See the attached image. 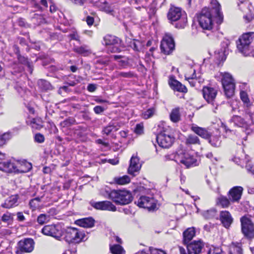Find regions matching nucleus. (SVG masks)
Returning <instances> with one entry per match:
<instances>
[{
	"label": "nucleus",
	"mask_w": 254,
	"mask_h": 254,
	"mask_svg": "<svg viewBox=\"0 0 254 254\" xmlns=\"http://www.w3.org/2000/svg\"><path fill=\"white\" fill-rule=\"evenodd\" d=\"M195 234L193 227L189 228L183 233L184 243L188 244L193 238Z\"/></svg>",
	"instance_id": "nucleus-26"
},
{
	"label": "nucleus",
	"mask_w": 254,
	"mask_h": 254,
	"mask_svg": "<svg viewBox=\"0 0 254 254\" xmlns=\"http://www.w3.org/2000/svg\"><path fill=\"white\" fill-rule=\"evenodd\" d=\"M197 77L195 73V70L193 67H189L186 69L185 73V78L187 80H192L197 78Z\"/></svg>",
	"instance_id": "nucleus-35"
},
{
	"label": "nucleus",
	"mask_w": 254,
	"mask_h": 254,
	"mask_svg": "<svg viewBox=\"0 0 254 254\" xmlns=\"http://www.w3.org/2000/svg\"><path fill=\"white\" fill-rule=\"evenodd\" d=\"M91 205L96 209L115 211L116 206L109 201H103L93 202Z\"/></svg>",
	"instance_id": "nucleus-18"
},
{
	"label": "nucleus",
	"mask_w": 254,
	"mask_h": 254,
	"mask_svg": "<svg viewBox=\"0 0 254 254\" xmlns=\"http://www.w3.org/2000/svg\"><path fill=\"white\" fill-rule=\"evenodd\" d=\"M76 224L84 228H91L94 226V220L92 218H85L76 221Z\"/></svg>",
	"instance_id": "nucleus-27"
},
{
	"label": "nucleus",
	"mask_w": 254,
	"mask_h": 254,
	"mask_svg": "<svg viewBox=\"0 0 254 254\" xmlns=\"http://www.w3.org/2000/svg\"><path fill=\"white\" fill-rule=\"evenodd\" d=\"M109 198L117 204L126 205L132 200L131 194L126 190H113L109 193Z\"/></svg>",
	"instance_id": "nucleus-4"
},
{
	"label": "nucleus",
	"mask_w": 254,
	"mask_h": 254,
	"mask_svg": "<svg viewBox=\"0 0 254 254\" xmlns=\"http://www.w3.org/2000/svg\"><path fill=\"white\" fill-rule=\"evenodd\" d=\"M169 84L174 90L183 93H186L187 92L186 87L174 79L171 78L169 80Z\"/></svg>",
	"instance_id": "nucleus-24"
},
{
	"label": "nucleus",
	"mask_w": 254,
	"mask_h": 254,
	"mask_svg": "<svg viewBox=\"0 0 254 254\" xmlns=\"http://www.w3.org/2000/svg\"><path fill=\"white\" fill-rule=\"evenodd\" d=\"M85 237V234L77 229L69 228L65 234V240L68 243H78L83 241Z\"/></svg>",
	"instance_id": "nucleus-6"
},
{
	"label": "nucleus",
	"mask_w": 254,
	"mask_h": 254,
	"mask_svg": "<svg viewBox=\"0 0 254 254\" xmlns=\"http://www.w3.org/2000/svg\"><path fill=\"white\" fill-rule=\"evenodd\" d=\"M189 254H200L204 249V244L202 241H194L187 246Z\"/></svg>",
	"instance_id": "nucleus-15"
},
{
	"label": "nucleus",
	"mask_w": 254,
	"mask_h": 254,
	"mask_svg": "<svg viewBox=\"0 0 254 254\" xmlns=\"http://www.w3.org/2000/svg\"><path fill=\"white\" fill-rule=\"evenodd\" d=\"M215 14V16L218 18L217 23H221L222 21L223 16L220 11L219 5L216 8L209 9L208 8L202 9L201 12L198 16V20L200 26L204 29L210 30L212 28L213 14Z\"/></svg>",
	"instance_id": "nucleus-1"
},
{
	"label": "nucleus",
	"mask_w": 254,
	"mask_h": 254,
	"mask_svg": "<svg viewBox=\"0 0 254 254\" xmlns=\"http://www.w3.org/2000/svg\"><path fill=\"white\" fill-rule=\"evenodd\" d=\"M215 77L220 80L225 95L227 98H231L234 95L235 89V80L232 75L227 72L218 73Z\"/></svg>",
	"instance_id": "nucleus-2"
},
{
	"label": "nucleus",
	"mask_w": 254,
	"mask_h": 254,
	"mask_svg": "<svg viewBox=\"0 0 254 254\" xmlns=\"http://www.w3.org/2000/svg\"><path fill=\"white\" fill-rule=\"evenodd\" d=\"M110 250L113 254H123L124 253L123 248L119 245H115L111 246Z\"/></svg>",
	"instance_id": "nucleus-40"
},
{
	"label": "nucleus",
	"mask_w": 254,
	"mask_h": 254,
	"mask_svg": "<svg viewBox=\"0 0 254 254\" xmlns=\"http://www.w3.org/2000/svg\"><path fill=\"white\" fill-rule=\"evenodd\" d=\"M161 51L165 54H170L175 48V42L172 37L169 34H166L161 43Z\"/></svg>",
	"instance_id": "nucleus-9"
},
{
	"label": "nucleus",
	"mask_w": 254,
	"mask_h": 254,
	"mask_svg": "<svg viewBox=\"0 0 254 254\" xmlns=\"http://www.w3.org/2000/svg\"><path fill=\"white\" fill-rule=\"evenodd\" d=\"M32 21L34 24L39 25L45 23V20L42 15L35 13L32 18Z\"/></svg>",
	"instance_id": "nucleus-37"
},
{
	"label": "nucleus",
	"mask_w": 254,
	"mask_h": 254,
	"mask_svg": "<svg viewBox=\"0 0 254 254\" xmlns=\"http://www.w3.org/2000/svg\"><path fill=\"white\" fill-rule=\"evenodd\" d=\"M49 220V216L45 214H41L37 217V222L40 224L43 225L47 222Z\"/></svg>",
	"instance_id": "nucleus-43"
},
{
	"label": "nucleus",
	"mask_w": 254,
	"mask_h": 254,
	"mask_svg": "<svg viewBox=\"0 0 254 254\" xmlns=\"http://www.w3.org/2000/svg\"><path fill=\"white\" fill-rule=\"evenodd\" d=\"M230 201L226 196H220L217 198L216 203L217 205L226 208L230 205Z\"/></svg>",
	"instance_id": "nucleus-34"
},
{
	"label": "nucleus",
	"mask_w": 254,
	"mask_h": 254,
	"mask_svg": "<svg viewBox=\"0 0 254 254\" xmlns=\"http://www.w3.org/2000/svg\"><path fill=\"white\" fill-rule=\"evenodd\" d=\"M120 42V39L115 36L107 35L104 38V44L108 47V50L111 53L119 52L118 46Z\"/></svg>",
	"instance_id": "nucleus-11"
},
{
	"label": "nucleus",
	"mask_w": 254,
	"mask_h": 254,
	"mask_svg": "<svg viewBox=\"0 0 254 254\" xmlns=\"http://www.w3.org/2000/svg\"><path fill=\"white\" fill-rule=\"evenodd\" d=\"M40 202V198L39 197H36L30 200L29 202V206L32 210H35L39 206V202Z\"/></svg>",
	"instance_id": "nucleus-42"
},
{
	"label": "nucleus",
	"mask_w": 254,
	"mask_h": 254,
	"mask_svg": "<svg viewBox=\"0 0 254 254\" xmlns=\"http://www.w3.org/2000/svg\"><path fill=\"white\" fill-rule=\"evenodd\" d=\"M73 51L77 54L82 55L83 56H88L91 54V50L87 46L76 47L73 48Z\"/></svg>",
	"instance_id": "nucleus-30"
},
{
	"label": "nucleus",
	"mask_w": 254,
	"mask_h": 254,
	"mask_svg": "<svg viewBox=\"0 0 254 254\" xmlns=\"http://www.w3.org/2000/svg\"><path fill=\"white\" fill-rule=\"evenodd\" d=\"M209 143L214 147H219L221 144L220 137L217 135L211 136L209 138Z\"/></svg>",
	"instance_id": "nucleus-39"
},
{
	"label": "nucleus",
	"mask_w": 254,
	"mask_h": 254,
	"mask_svg": "<svg viewBox=\"0 0 254 254\" xmlns=\"http://www.w3.org/2000/svg\"><path fill=\"white\" fill-rule=\"evenodd\" d=\"M240 97L244 103L248 104L250 103V100L248 97V95L246 92L244 91H241L240 92Z\"/></svg>",
	"instance_id": "nucleus-50"
},
{
	"label": "nucleus",
	"mask_w": 254,
	"mask_h": 254,
	"mask_svg": "<svg viewBox=\"0 0 254 254\" xmlns=\"http://www.w3.org/2000/svg\"><path fill=\"white\" fill-rule=\"evenodd\" d=\"M242 232L248 239L254 237V224L252 220L246 216L241 218Z\"/></svg>",
	"instance_id": "nucleus-7"
},
{
	"label": "nucleus",
	"mask_w": 254,
	"mask_h": 254,
	"mask_svg": "<svg viewBox=\"0 0 254 254\" xmlns=\"http://www.w3.org/2000/svg\"><path fill=\"white\" fill-rule=\"evenodd\" d=\"M150 252L151 254H166L164 251L157 249H151Z\"/></svg>",
	"instance_id": "nucleus-59"
},
{
	"label": "nucleus",
	"mask_w": 254,
	"mask_h": 254,
	"mask_svg": "<svg viewBox=\"0 0 254 254\" xmlns=\"http://www.w3.org/2000/svg\"><path fill=\"white\" fill-rule=\"evenodd\" d=\"M116 76L117 77L131 78L133 76V73L131 71L117 72Z\"/></svg>",
	"instance_id": "nucleus-46"
},
{
	"label": "nucleus",
	"mask_w": 254,
	"mask_h": 254,
	"mask_svg": "<svg viewBox=\"0 0 254 254\" xmlns=\"http://www.w3.org/2000/svg\"><path fill=\"white\" fill-rule=\"evenodd\" d=\"M254 38V32L244 34L237 43V48L242 53H245Z\"/></svg>",
	"instance_id": "nucleus-8"
},
{
	"label": "nucleus",
	"mask_w": 254,
	"mask_h": 254,
	"mask_svg": "<svg viewBox=\"0 0 254 254\" xmlns=\"http://www.w3.org/2000/svg\"><path fill=\"white\" fill-rule=\"evenodd\" d=\"M43 234L50 236L59 239L62 236V231L60 226L55 225H46L42 230Z\"/></svg>",
	"instance_id": "nucleus-13"
},
{
	"label": "nucleus",
	"mask_w": 254,
	"mask_h": 254,
	"mask_svg": "<svg viewBox=\"0 0 254 254\" xmlns=\"http://www.w3.org/2000/svg\"><path fill=\"white\" fill-rule=\"evenodd\" d=\"M31 126L33 128L36 129H40L43 127L42 125L41 124L38 123L35 119L31 121Z\"/></svg>",
	"instance_id": "nucleus-51"
},
{
	"label": "nucleus",
	"mask_w": 254,
	"mask_h": 254,
	"mask_svg": "<svg viewBox=\"0 0 254 254\" xmlns=\"http://www.w3.org/2000/svg\"><path fill=\"white\" fill-rule=\"evenodd\" d=\"M140 46V43L138 41L133 40L131 42L130 46L135 51H139V47Z\"/></svg>",
	"instance_id": "nucleus-52"
},
{
	"label": "nucleus",
	"mask_w": 254,
	"mask_h": 254,
	"mask_svg": "<svg viewBox=\"0 0 254 254\" xmlns=\"http://www.w3.org/2000/svg\"><path fill=\"white\" fill-rule=\"evenodd\" d=\"M32 168V164L26 161L17 162L15 164L14 173H26Z\"/></svg>",
	"instance_id": "nucleus-21"
},
{
	"label": "nucleus",
	"mask_w": 254,
	"mask_h": 254,
	"mask_svg": "<svg viewBox=\"0 0 254 254\" xmlns=\"http://www.w3.org/2000/svg\"><path fill=\"white\" fill-rule=\"evenodd\" d=\"M216 215V211L215 209H210L208 210L204 211L202 212L203 216L207 219H211L214 217Z\"/></svg>",
	"instance_id": "nucleus-38"
},
{
	"label": "nucleus",
	"mask_w": 254,
	"mask_h": 254,
	"mask_svg": "<svg viewBox=\"0 0 254 254\" xmlns=\"http://www.w3.org/2000/svg\"><path fill=\"white\" fill-rule=\"evenodd\" d=\"M141 167L139 163V159L136 156H132L130 160V164L128 168V173L133 176H135V173L138 172Z\"/></svg>",
	"instance_id": "nucleus-19"
},
{
	"label": "nucleus",
	"mask_w": 254,
	"mask_h": 254,
	"mask_svg": "<svg viewBox=\"0 0 254 254\" xmlns=\"http://www.w3.org/2000/svg\"><path fill=\"white\" fill-rule=\"evenodd\" d=\"M229 254H243L241 243H232L229 247Z\"/></svg>",
	"instance_id": "nucleus-28"
},
{
	"label": "nucleus",
	"mask_w": 254,
	"mask_h": 254,
	"mask_svg": "<svg viewBox=\"0 0 254 254\" xmlns=\"http://www.w3.org/2000/svg\"><path fill=\"white\" fill-rule=\"evenodd\" d=\"M18 61L22 64L26 65L27 67L28 68V71L30 73H32L33 68L30 64L28 62L27 59L25 58L24 57L20 56L17 58Z\"/></svg>",
	"instance_id": "nucleus-41"
},
{
	"label": "nucleus",
	"mask_w": 254,
	"mask_h": 254,
	"mask_svg": "<svg viewBox=\"0 0 254 254\" xmlns=\"http://www.w3.org/2000/svg\"><path fill=\"white\" fill-rule=\"evenodd\" d=\"M19 250L17 251L16 254H22V252L29 253L34 249V241L31 239H26L19 242Z\"/></svg>",
	"instance_id": "nucleus-16"
},
{
	"label": "nucleus",
	"mask_w": 254,
	"mask_h": 254,
	"mask_svg": "<svg viewBox=\"0 0 254 254\" xmlns=\"http://www.w3.org/2000/svg\"><path fill=\"white\" fill-rule=\"evenodd\" d=\"M69 36L71 40H74L78 41H79L80 37L76 31H73L69 35Z\"/></svg>",
	"instance_id": "nucleus-55"
},
{
	"label": "nucleus",
	"mask_w": 254,
	"mask_h": 254,
	"mask_svg": "<svg viewBox=\"0 0 254 254\" xmlns=\"http://www.w3.org/2000/svg\"><path fill=\"white\" fill-rule=\"evenodd\" d=\"M105 162H108L111 164L112 165H117L119 163V160L117 158H114V159H110L108 160H105Z\"/></svg>",
	"instance_id": "nucleus-60"
},
{
	"label": "nucleus",
	"mask_w": 254,
	"mask_h": 254,
	"mask_svg": "<svg viewBox=\"0 0 254 254\" xmlns=\"http://www.w3.org/2000/svg\"><path fill=\"white\" fill-rule=\"evenodd\" d=\"M221 250L219 248H213L210 249L207 254H221Z\"/></svg>",
	"instance_id": "nucleus-56"
},
{
	"label": "nucleus",
	"mask_w": 254,
	"mask_h": 254,
	"mask_svg": "<svg viewBox=\"0 0 254 254\" xmlns=\"http://www.w3.org/2000/svg\"><path fill=\"white\" fill-rule=\"evenodd\" d=\"M168 18L172 21H177L176 23L177 28H184L188 22L187 15L179 7H171L168 13Z\"/></svg>",
	"instance_id": "nucleus-3"
},
{
	"label": "nucleus",
	"mask_w": 254,
	"mask_h": 254,
	"mask_svg": "<svg viewBox=\"0 0 254 254\" xmlns=\"http://www.w3.org/2000/svg\"><path fill=\"white\" fill-rule=\"evenodd\" d=\"M248 116L250 122L246 121L245 119L239 116H234L232 118V120L236 126L239 127L247 128L250 126L254 124L253 114L249 113Z\"/></svg>",
	"instance_id": "nucleus-14"
},
{
	"label": "nucleus",
	"mask_w": 254,
	"mask_h": 254,
	"mask_svg": "<svg viewBox=\"0 0 254 254\" xmlns=\"http://www.w3.org/2000/svg\"><path fill=\"white\" fill-rule=\"evenodd\" d=\"M114 182L119 185H125L128 184L130 182V178L127 176L125 175L122 177H116L113 179Z\"/></svg>",
	"instance_id": "nucleus-33"
},
{
	"label": "nucleus",
	"mask_w": 254,
	"mask_h": 254,
	"mask_svg": "<svg viewBox=\"0 0 254 254\" xmlns=\"http://www.w3.org/2000/svg\"><path fill=\"white\" fill-rule=\"evenodd\" d=\"M170 120L174 123L178 122L181 119L180 109L179 107L173 109L170 114Z\"/></svg>",
	"instance_id": "nucleus-31"
},
{
	"label": "nucleus",
	"mask_w": 254,
	"mask_h": 254,
	"mask_svg": "<svg viewBox=\"0 0 254 254\" xmlns=\"http://www.w3.org/2000/svg\"><path fill=\"white\" fill-rule=\"evenodd\" d=\"M105 109L104 108L100 106H96L93 109L94 112L96 114H99L102 113L105 111Z\"/></svg>",
	"instance_id": "nucleus-57"
},
{
	"label": "nucleus",
	"mask_w": 254,
	"mask_h": 254,
	"mask_svg": "<svg viewBox=\"0 0 254 254\" xmlns=\"http://www.w3.org/2000/svg\"><path fill=\"white\" fill-rule=\"evenodd\" d=\"M137 205L140 207L147 209L149 211H154L157 209L156 200L153 197L141 196L137 201Z\"/></svg>",
	"instance_id": "nucleus-10"
},
{
	"label": "nucleus",
	"mask_w": 254,
	"mask_h": 254,
	"mask_svg": "<svg viewBox=\"0 0 254 254\" xmlns=\"http://www.w3.org/2000/svg\"><path fill=\"white\" fill-rule=\"evenodd\" d=\"M134 131L136 133L138 134H141L143 133V126L142 124H137L136 125Z\"/></svg>",
	"instance_id": "nucleus-54"
},
{
	"label": "nucleus",
	"mask_w": 254,
	"mask_h": 254,
	"mask_svg": "<svg viewBox=\"0 0 254 254\" xmlns=\"http://www.w3.org/2000/svg\"><path fill=\"white\" fill-rule=\"evenodd\" d=\"M186 143L187 145L199 144L198 137L194 135L190 134L186 138Z\"/></svg>",
	"instance_id": "nucleus-36"
},
{
	"label": "nucleus",
	"mask_w": 254,
	"mask_h": 254,
	"mask_svg": "<svg viewBox=\"0 0 254 254\" xmlns=\"http://www.w3.org/2000/svg\"><path fill=\"white\" fill-rule=\"evenodd\" d=\"M114 129H116V127H115L113 126H108L103 129V132L104 134L109 135Z\"/></svg>",
	"instance_id": "nucleus-53"
},
{
	"label": "nucleus",
	"mask_w": 254,
	"mask_h": 254,
	"mask_svg": "<svg viewBox=\"0 0 254 254\" xmlns=\"http://www.w3.org/2000/svg\"><path fill=\"white\" fill-rule=\"evenodd\" d=\"M220 220L223 226L229 228L233 222V218L231 214L228 211H222L220 214Z\"/></svg>",
	"instance_id": "nucleus-23"
},
{
	"label": "nucleus",
	"mask_w": 254,
	"mask_h": 254,
	"mask_svg": "<svg viewBox=\"0 0 254 254\" xmlns=\"http://www.w3.org/2000/svg\"><path fill=\"white\" fill-rule=\"evenodd\" d=\"M243 189L236 186L232 188L229 191V197L232 202H238L241 198Z\"/></svg>",
	"instance_id": "nucleus-20"
},
{
	"label": "nucleus",
	"mask_w": 254,
	"mask_h": 254,
	"mask_svg": "<svg viewBox=\"0 0 254 254\" xmlns=\"http://www.w3.org/2000/svg\"><path fill=\"white\" fill-rule=\"evenodd\" d=\"M99 9L107 13L113 15L114 11V8L106 1L100 2L98 5Z\"/></svg>",
	"instance_id": "nucleus-32"
},
{
	"label": "nucleus",
	"mask_w": 254,
	"mask_h": 254,
	"mask_svg": "<svg viewBox=\"0 0 254 254\" xmlns=\"http://www.w3.org/2000/svg\"><path fill=\"white\" fill-rule=\"evenodd\" d=\"M155 112V110L154 108H150L142 114V117L145 119H147L151 117L154 114Z\"/></svg>",
	"instance_id": "nucleus-45"
},
{
	"label": "nucleus",
	"mask_w": 254,
	"mask_h": 254,
	"mask_svg": "<svg viewBox=\"0 0 254 254\" xmlns=\"http://www.w3.org/2000/svg\"><path fill=\"white\" fill-rule=\"evenodd\" d=\"M38 84L44 90H51L52 89V85L50 82L46 80H40L38 81Z\"/></svg>",
	"instance_id": "nucleus-44"
},
{
	"label": "nucleus",
	"mask_w": 254,
	"mask_h": 254,
	"mask_svg": "<svg viewBox=\"0 0 254 254\" xmlns=\"http://www.w3.org/2000/svg\"><path fill=\"white\" fill-rule=\"evenodd\" d=\"M17 219L19 221H23L25 220V217L21 212H18L17 213Z\"/></svg>",
	"instance_id": "nucleus-62"
},
{
	"label": "nucleus",
	"mask_w": 254,
	"mask_h": 254,
	"mask_svg": "<svg viewBox=\"0 0 254 254\" xmlns=\"http://www.w3.org/2000/svg\"><path fill=\"white\" fill-rule=\"evenodd\" d=\"M169 157V156H165L166 159H174L176 162H180L188 168L196 165V158L188 152H184L183 150L177 152L173 158Z\"/></svg>",
	"instance_id": "nucleus-5"
},
{
	"label": "nucleus",
	"mask_w": 254,
	"mask_h": 254,
	"mask_svg": "<svg viewBox=\"0 0 254 254\" xmlns=\"http://www.w3.org/2000/svg\"><path fill=\"white\" fill-rule=\"evenodd\" d=\"M18 24L20 26L26 27L28 24L25 22L24 20L22 19H19L18 20Z\"/></svg>",
	"instance_id": "nucleus-64"
},
{
	"label": "nucleus",
	"mask_w": 254,
	"mask_h": 254,
	"mask_svg": "<svg viewBox=\"0 0 254 254\" xmlns=\"http://www.w3.org/2000/svg\"><path fill=\"white\" fill-rule=\"evenodd\" d=\"M15 164L10 161L0 162V170L6 172L12 173L15 171Z\"/></svg>",
	"instance_id": "nucleus-25"
},
{
	"label": "nucleus",
	"mask_w": 254,
	"mask_h": 254,
	"mask_svg": "<svg viewBox=\"0 0 254 254\" xmlns=\"http://www.w3.org/2000/svg\"><path fill=\"white\" fill-rule=\"evenodd\" d=\"M18 197L16 195H11L8 197L5 201L4 203L1 205L3 207L6 208H11L16 205Z\"/></svg>",
	"instance_id": "nucleus-29"
},
{
	"label": "nucleus",
	"mask_w": 254,
	"mask_h": 254,
	"mask_svg": "<svg viewBox=\"0 0 254 254\" xmlns=\"http://www.w3.org/2000/svg\"><path fill=\"white\" fill-rule=\"evenodd\" d=\"M246 168L249 172L254 175V165L253 164L250 162L247 163Z\"/></svg>",
	"instance_id": "nucleus-58"
},
{
	"label": "nucleus",
	"mask_w": 254,
	"mask_h": 254,
	"mask_svg": "<svg viewBox=\"0 0 254 254\" xmlns=\"http://www.w3.org/2000/svg\"><path fill=\"white\" fill-rule=\"evenodd\" d=\"M190 128L192 131L202 138L209 139L210 137V133L205 128L198 127L195 124H192Z\"/></svg>",
	"instance_id": "nucleus-22"
},
{
	"label": "nucleus",
	"mask_w": 254,
	"mask_h": 254,
	"mask_svg": "<svg viewBox=\"0 0 254 254\" xmlns=\"http://www.w3.org/2000/svg\"><path fill=\"white\" fill-rule=\"evenodd\" d=\"M10 138V135L9 133H4L3 134L0 135V146L4 145L6 140H8Z\"/></svg>",
	"instance_id": "nucleus-48"
},
{
	"label": "nucleus",
	"mask_w": 254,
	"mask_h": 254,
	"mask_svg": "<svg viewBox=\"0 0 254 254\" xmlns=\"http://www.w3.org/2000/svg\"><path fill=\"white\" fill-rule=\"evenodd\" d=\"M86 22L88 25L91 26V25H93V24L94 22V19L93 17L88 16L86 18Z\"/></svg>",
	"instance_id": "nucleus-61"
},
{
	"label": "nucleus",
	"mask_w": 254,
	"mask_h": 254,
	"mask_svg": "<svg viewBox=\"0 0 254 254\" xmlns=\"http://www.w3.org/2000/svg\"><path fill=\"white\" fill-rule=\"evenodd\" d=\"M203 97L206 101L212 105L215 103V99L217 95V90L211 87H204L202 90Z\"/></svg>",
	"instance_id": "nucleus-12"
},
{
	"label": "nucleus",
	"mask_w": 254,
	"mask_h": 254,
	"mask_svg": "<svg viewBox=\"0 0 254 254\" xmlns=\"http://www.w3.org/2000/svg\"><path fill=\"white\" fill-rule=\"evenodd\" d=\"M87 89L89 92H94L96 89V86L95 84H89L87 86Z\"/></svg>",
	"instance_id": "nucleus-63"
},
{
	"label": "nucleus",
	"mask_w": 254,
	"mask_h": 254,
	"mask_svg": "<svg viewBox=\"0 0 254 254\" xmlns=\"http://www.w3.org/2000/svg\"><path fill=\"white\" fill-rule=\"evenodd\" d=\"M157 141L159 146L163 148H168L174 141V138L164 133H161L156 137Z\"/></svg>",
	"instance_id": "nucleus-17"
},
{
	"label": "nucleus",
	"mask_w": 254,
	"mask_h": 254,
	"mask_svg": "<svg viewBox=\"0 0 254 254\" xmlns=\"http://www.w3.org/2000/svg\"><path fill=\"white\" fill-rule=\"evenodd\" d=\"M34 140L37 143H42L44 142L45 137L43 134L38 133L34 136Z\"/></svg>",
	"instance_id": "nucleus-49"
},
{
	"label": "nucleus",
	"mask_w": 254,
	"mask_h": 254,
	"mask_svg": "<svg viewBox=\"0 0 254 254\" xmlns=\"http://www.w3.org/2000/svg\"><path fill=\"white\" fill-rule=\"evenodd\" d=\"M12 219V217L10 213L7 212L4 214L1 218L2 221L6 223H9Z\"/></svg>",
	"instance_id": "nucleus-47"
}]
</instances>
